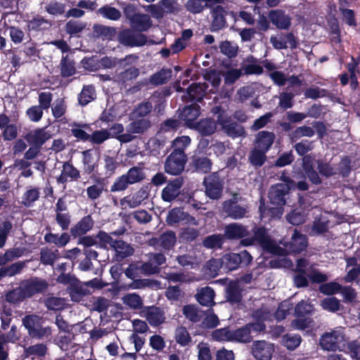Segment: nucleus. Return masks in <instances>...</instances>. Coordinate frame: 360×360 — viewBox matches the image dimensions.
Masks as SVG:
<instances>
[{"mask_svg":"<svg viewBox=\"0 0 360 360\" xmlns=\"http://www.w3.org/2000/svg\"><path fill=\"white\" fill-rule=\"evenodd\" d=\"M183 314L189 321L193 323L200 321L202 316V312L198 310V307L191 304L184 307Z\"/></svg>","mask_w":360,"mask_h":360,"instance_id":"4c0bfd02","label":"nucleus"},{"mask_svg":"<svg viewBox=\"0 0 360 360\" xmlns=\"http://www.w3.org/2000/svg\"><path fill=\"white\" fill-rule=\"evenodd\" d=\"M181 221H185V223L192 225L198 224L195 218L191 217L180 208H174L169 212L167 217V222L169 224L173 225Z\"/></svg>","mask_w":360,"mask_h":360,"instance_id":"f3484780","label":"nucleus"},{"mask_svg":"<svg viewBox=\"0 0 360 360\" xmlns=\"http://www.w3.org/2000/svg\"><path fill=\"white\" fill-rule=\"evenodd\" d=\"M274 139L275 135L273 132L259 131L256 136L255 147L267 152L272 146Z\"/></svg>","mask_w":360,"mask_h":360,"instance_id":"4be33fe9","label":"nucleus"},{"mask_svg":"<svg viewBox=\"0 0 360 360\" xmlns=\"http://www.w3.org/2000/svg\"><path fill=\"white\" fill-rule=\"evenodd\" d=\"M217 122L223 130L231 137L242 136L245 134V131L240 125L233 122L229 117L226 116L224 113L218 116Z\"/></svg>","mask_w":360,"mask_h":360,"instance_id":"ddd939ff","label":"nucleus"},{"mask_svg":"<svg viewBox=\"0 0 360 360\" xmlns=\"http://www.w3.org/2000/svg\"><path fill=\"white\" fill-rule=\"evenodd\" d=\"M253 236L249 237L248 228L238 223H231L224 228V236L228 239H241L240 245L250 246L257 243L261 248L269 253H282L283 250L276 246V243L271 239L264 227H255Z\"/></svg>","mask_w":360,"mask_h":360,"instance_id":"f257e3e1","label":"nucleus"},{"mask_svg":"<svg viewBox=\"0 0 360 360\" xmlns=\"http://www.w3.org/2000/svg\"><path fill=\"white\" fill-rule=\"evenodd\" d=\"M253 316L257 321V323H250L245 327L236 330H231V341L240 342H250L252 339L250 335L251 330H263L265 328V325L263 322L270 320L272 317V314L264 309L257 310Z\"/></svg>","mask_w":360,"mask_h":360,"instance_id":"f03ea898","label":"nucleus"},{"mask_svg":"<svg viewBox=\"0 0 360 360\" xmlns=\"http://www.w3.org/2000/svg\"><path fill=\"white\" fill-rule=\"evenodd\" d=\"M342 290V285L336 282H329L322 284L319 287L321 292L325 295H334L340 292Z\"/></svg>","mask_w":360,"mask_h":360,"instance_id":"13d9d810","label":"nucleus"},{"mask_svg":"<svg viewBox=\"0 0 360 360\" xmlns=\"http://www.w3.org/2000/svg\"><path fill=\"white\" fill-rule=\"evenodd\" d=\"M9 37L15 44H20L25 38V32L18 27L11 26L8 28Z\"/></svg>","mask_w":360,"mask_h":360,"instance_id":"e2e57ef3","label":"nucleus"},{"mask_svg":"<svg viewBox=\"0 0 360 360\" xmlns=\"http://www.w3.org/2000/svg\"><path fill=\"white\" fill-rule=\"evenodd\" d=\"M200 115V107L197 105L186 106L180 112L179 117L189 128H194L198 122L195 120Z\"/></svg>","mask_w":360,"mask_h":360,"instance_id":"aec40b11","label":"nucleus"},{"mask_svg":"<svg viewBox=\"0 0 360 360\" xmlns=\"http://www.w3.org/2000/svg\"><path fill=\"white\" fill-rule=\"evenodd\" d=\"M172 77L170 70H162L153 75L150 78V82L155 85H161L166 83Z\"/></svg>","mask_w":360,"mask_h":360,"instance_id":"de8ad7c7","label":"nucleus"},{"mask_svg":"<svg viewBox=\"0 0 360 360\" xmlns=\"http://www.w3.org/2000/svg\"><path fill=\"white\" fill-rule=\"evenodd\" d=\"M51 135L45 129H37L30 131L25 139L30 144L40 147L46 141L51 138Z\"/></svg>","mask_w":360,"mask_h":360,"instance_id":"6ab92c4d","label":"nucleus"},{"mask_svg":"<svg viewBox=\"0 0 360 360\" xmlns=\"http://www.w3.org/2000/svg\"><path fill=\"white\" fill-rule=\"evenodd\" d=\"M347 338L344 329L341 327L335 328L324 333L320 338V346L326 351H342L345 348Z\"/></svg>","mask_w":360,"mask_h":360,"instance_id":"7ed1b4c3","label":"nucleus"},{"mask_svg":"<svg viewBox=\"0 0 360 360\" xmlns=\"http://www.w3.org/2000/svg\"><path fill=\"white\" fill-rule=\"evenodd\" d=\"M314 310L313 306L307 302L301 301L295 307V314L297 317H304L310 314Z\"/></svg>","mask_w":360,"mask_h":360,"instance_id":"774afa93","label":"nucleus"},{"mask_svg":"<svg viewBox=\"0 0 360 360\" xmlns=\"http://www.w3.org/2000/svg\"><path fill=\"white\" fill-rule=\"evenodd\" d=\"M193 129H197L202 135H210L217 129V125L211 119L202 120L198 122Z\"/></svg>","mask_w":360,"mask_h":360,"instance_id":"2f4dec72","label":"nucleus"},{"mask_svg":"<svg viewBox=\"0 0 360 360\" xmlns=\"http://www.w3.org/2000/svg\"><path fill=\"white\" fill-rule=\"evenodd\" d=\"M223 8L220 6H216L212 11L214 17L212 27L214 30L221 29L224 25V18L222 15Z\"/></svg>","mask_w":360,"mask_h":360,"instance_id":"bf43d9fd","label":"nucleus"},{"mask_svg":"<svg viewBox=\"0 0 360 360\" xmlns=\"http://www.w3.org/2000/svg\"><path fill=\"white\" fill-rule=\"evenodd\" d=\"M226 297L228 300L233 304L238 303L240 301L242 296L237 285L232 284L227 288Z\"/></svg>","mask_w":360,"mask_h":360,"instance_id":"052dcab7","label":"nucleus"},{"mask_svg":"<svg viewBox=\"0 0 360 360\" xmlns=\"http://www.w3.org/2000/svg\"><path fill=\"white\" fill-rule=\"evenodd\" d=\"M116 252V257L117 260H122L125 257L133 255L134 248L128 243L121 240H116L112 247Z\"/></svg>","mask_w":360,"mask_h":360,"instance_id":"a878e982","label":"nucleus"},{"mask_svg":"<svg viewBox=\"0 0 360 360\" xmlns=\"http://www.w3.org/2000/svg\"><path fill=\"white\" fill-rule=\"evenodd\" d=\"M98 13L104 18L112 20H117L121 17V12L118 9L109 6L100 8Z\"/></svg>","mask_w":360,"mask_h":360,"instance_id":"49530a36","label":"nucleus"},{"mask_svg":"<svg viewBox=\"0 0 360 360\" xmlns=\"http://www.w3.org/2000/svg\"><path fill=\"white\" fill-rule=\"evenodd\" d=\"M122 302L131 309H139L143 307V300L136 293H128L122 297Z\"/></svg>","mask_w":360,"mask_h":360,"instance_id":"473e14b6","label":"nucleus"},{"mask_svg":"<svg viewBox=\"0 0 360 360\" xmlns=\"http://www.w3.org/2000/svg\"><path fill=\"white\" fill-rule=\"evenodd\" d=\"M221 264L229 271L236 269L240 264V257L237 253L226 254L221 258Z\"/></svg>","mask_w":360,"mask_h":360,"instance_id":"72a5a7b5","label":"nucleus"},{"mask_svg":"<svg viewBox=\"0 0 360 360\" xmlns=\"http://www.w3.org/2000/svg\"><path fill=\"white\" fill-rule=\"evenodd\" d=\"M321 305L324 309L335 312L340 309V304L337 298L331 297L323 299Z\"/></svg>","mask_w":360,"mask_h":360,"instance_id":"0e129e2a","label":"nucleus"},{"mask_svg":"<svg viewBox=\"0 0 360 360\" xmlns=\"http://www.w3.org/2000/svg\"><path fill=\"white\" fill-rule=\"evenodd\" d=\"M137 59V57L129 55L127 56L124 60H117L115 58L105 57L101 60V65L106 68H110L115 66L117 63L124 61H130L131 63L134 62Z\"/></svg>","mask_w":360,"mask_h":360,"instance_id":"09e8293b","label":"nucleus"},{"mask_svg":"<svg viewBox=\"0 0 360 360\" xmlns=\"http://www.w3.org/2000/svg\"><path fill=\"white\" fill-rule=\"evenodd\" d=\"M39 195L38 188L29 186L22 196L21 203L25 207H31L39 199Z\"/></svg>","mask_w":360,"mask_h":360,"instance_id":"cd10ccee","label":"nucleus"},{"mask_svg":"<svg viewBox=\"0 0 360 360\" xmlns=\"http://www.w3.org/2000/svg\"><path fill=\"white\" fill-rule=\"evenodd\" d=\"M282 342L288 349L293 350L300 345L301 338L299 335H286L283 337Z\"/></svg>","mask_w":360,"mask_h":360,"instance_id":"4d7b16f0","label":"nucleus"},{"mask_svg":"<svg viewBox=\"0 0 360 360\" xmlns=\"http://www.w3.org/2000/svg\"><path fill=\"white\" fill-rule=\"evenodd\" d=\"M141 315L146 318L152 326H158L165 320V312L159 307H146L141 311Z\"/></svg>","mask_w":360,"mask_h":360,"instance_id":"2eb2a0df","label":"nucleus"},{"mask_svg":"<svg viewBox=\"0 0 360 360\" xmlns=\"http://www.w3.org/2000/svg\"><path fill=\"white\" fill-rule=\"evenodd\" d=\"M214 292L210 287L201 288L196 295L198 302L204 306L212 305L214 302Z\"/></svg>","mask_w":360,"mask_h":360,"instance_id":"bb28decb","label":"nucleus"},{"mask_svg":"<svg viewBox=\"0 0 360 360\" xmlns=\"http://www.w3.org/2000/svg\"><path fill=\"white\" fill-rule=\"evenodd\" d=\"M86 27V23L78 20H70L65 25V31L70 35L81 32Z\"/></svg>","mask_w":360,"mask_h":360,"instance_id":"603ef678","label":"nucleus"},{"mask_svg":"<svg viewBox=\"0 0 360 360\" xmlns=\"http://www.w3.org/2000/svg\"><path fill=\"white\" fill-rule=\"evenodd\" d=\"M83 155V172L89 174L95 171L98 167V156L91 150H85Z\"/></svg>","mask_w":360,"mask_h":360,"instance_id":"393cba45","label":"nucleus"},{"mask_svg":"<svg viewBox=\"0 0 360 360\" xmlns=\"http://www.w3.org/2000/svg\"><path fill=\"white\" fill-rule=\"evenodd\" d=\"M149 191L147 187H143L131 196H127L121 200V205H127L131 208L138 207L141 202L148 198Z\"/></svg>","mask_w":360,"mask_h":360,"instance_id":"412c9836","label":"nucleus"},{"mask_svg":"<svg viewBox=\"0 0 360 360\" xmlns=\"http://www.w3.org/2000/svg\"><path fill=\"white\" fill-rule=\"evenodd\" d=\"M328 220L325 216H321L319 218L315 219L309 233L311 235L323 233L328 230Z\"/></svg>","mask_w":360,"mask_h":360,"instance_id":"c9c22d12","label":"nucleus"},{"mask_svg":"<svg viewBox=\"0 0 360 360\" xmlns=\"http://www.w3.org/2000/svg\"><path fill=\"white\" fill-rule=\"evenodd\" d=\"M191 143V139L188 136L178 137L173 141L174 153H184V150Z\"/></svg>","mask_w":360,"mask_h":360,"instance_id":"6e6d98bb","label":"nucleus"},{"mask_svg":"<svg viewBox=\"0 0 360 360\" xmlns=\"http://www.w3.org/2000/svg\"><path fill=\"white\" fill-rule=\"evenodd\" d=\"M274 352V345L264 340L255 341L252 345V354L257 360H271Z\"/></svg>","mask_w":360,"mask_h":360,"instance_id":"9b49d317","label":"nucleus"},{"mask_svg":"<svg viewBox=\"0 0 360 360\" xmlns=\"http://www.w3.org/2000/svg\"><path fill=\"white\" fill-rule=\"evenodd\" d=\"M94 31L97 37H102L103 39L105 40L112 39L116 34L115 28L101 25H95Z\"/></svg>","mask_w":360,"mask_h":360,"instance_id":"58836bf2","label":"nucleus"},{"mask_svg":"<svg viewBox=\"0 0 360 360\" xmlns=\"http://www.w3.org/2000/svg\"><path fill=\"white\" fill-rule=\"evenodd\" d=\"M266 151L254 147L249 155L250 162L255 167L262 166L266 160Z\"/></svg>","mask_w":360,"mask_h":360,"instance_id":"f704fd0d","label":"nucleus"},{"mask_svg":"<svg viewBox=\"0 0 360 360\" xmlns=\"http://www.w3.org/2000/svg\"><path fill=\"white\" fill-rule=\"evenodd\" d=\"M26 297L22 285L6 295V300L10 303H18L23 301Z\"/></svg>","mask_w":360,"mask_h":360,"instance_id":"c03bdc74","label":"nucleus"},{"mask_svg":"<svg viewBox=\"0 0 360 360\" xmlns=\"http://www.w3.org/2000/svg\"><path fill=\"white\" fill-rule=\"evenodd\" d=\"M21 285L26 297L29 298L44 292L47 288L48 283L45 280L34 277L23 281Z\"/></svg>","mask_w":360,"mask_h":360,"instance_id":"f8f14e48","label":"nucleus"},{"mask_svg":"<svg viewBox=\"0 0 360 360\" xmlns=\"http://www.w3.org/2000/svg\"><path fill=\"white\" fill-rule=\"evenodd\" d=\"M240 198L235 195L231 200H226L223 203V210L229 217L233 219H240L247 217L249 212V207L247 205H239L238 202Z\"/></svg>","mask_w":360,"mask_h":360,"instance_id":"423d86ee","label":"nucleus"},{"mask_svg":"<svg viewBox=\"0 0 360 360\" xmlns=\"http://www.w3.org/2000/svg\"><path fill=\"white\" fill-rule=\"evenodd\" d=\"M307 245V237L304 235L300 234L297 231L295 232L293 236H292V240L290 243V246L288 249L283 248L276 245V246L281 248L283 252L282 253H273L274 255H278L281 256H283L287 254L288 252H300L304 250Z\"/></svg>","mask_w":360,"mask_h":360,"instance_id":"dca6fc26","label":"nucleus"},{"mask_svg":"<svg viewBox=\"0 0 360 360\" xmlns=\"http://www.w3.org/2000/svg\"><path fill=\"white\" fill-rule=\"evenodd\" d=\"M150 126V123L146 120H140L136 122H131L127 127V131L133 134H141L147 129Z\"/></svg>","mask_w":360,"mask_h":360,"instance_id":"864d4df0","label":"nucleus"},{"mask_svg":"<svg viewBox=\"0 0 360 360\" xmlns=\"http://www.w3.org/2000/svg\"><path fill=\"white\" fill-rule=\"evenodd\" d=\"M22 323L27 330L29 335H30V332H32L37 327L40 326V324L42 323V319L37 315H28L23 318Z\"/></svg>","mask_w":360,"mask_h":360,"instance_id":"a19ab883","label":"nucleus"},{"mask_svg":"<svg viewBox=\"0 0 360 360\" xmlns=\"http://www.w3.org/2000/svg\"><path fill=\"white\" fill-rule=\"evenodd\" d=\"M185 163V153L172 152L165 162V172L172 175L179 174L184 170Z\"/></svg>","mask_w":360,"mask_h":360,"instance_id":"6e6552de","label":"nucleus"},{"mask_svg":"<svg viewBox=\"0 0 360 360\" xmlns=\"http://www.w3.org/2000/svg\"><path fill=\"white\" fill-rule=\"evenodd\" d=\"M160 245L164 248L169 250L172 248L176 243V236L173 232H167L160 238Z\"/></svg>","mask_w":360,"mask_h":360,"instance_id":"338daca9","label":"nucleus"},{"mask_svg":"<svg viewBox=\"0 0 360 360\" xmlns=\"http://www.w3.org/2000/svg\"><path fill=\"white\" fill-rule=\"evenodd\" d=\"M93 224V220L91 217H85L72 229L71 233L74 236L83 235L91 229Z\"/></svg>","mask_w":360,"mask_h":360,"instance_id":"c85d7f7f","label":"nucleus"},{"mask_svg":"<svg viewBox=\"0 0 360 360\" xmlns=\"http://www.w3.org/2000/svg\"><path fill=\"white\" fill-rule=\"evenodd\" d=\"M44 239L47 243H53L58 247H63L69 242L70 236L66 233L60 236L49 233L45 236Z\"/></svg>","mask_w":360,"mask_h":360,"instance_id":"ea45409f","label":"nucleus"},{"mask_svg":"<svg viewBox=\"0 0 360 360\" xmlns=\"http://www.w3.org/2000/svg\"><path fill=\"white\" fill-rule=\"evenodd\" d=\"M224 236L214 234L209 236L203 240V245L207 248H219L224 243Z\"/></svg>","mask_w":360,"mask_h":360,"instance_id":"a18cd8bd","label":"nucleus"},{"mask_svg":"<svg viewBox=\"0 0 360 360\" xmlns=\"http://www.w3.org/2000/svg\"><path fill=\"white\" fill-rule=\"evenodd\" d=\"M68 178L71 180H77L80 178L79 171L70 162H65L63 165L61 174L57 178L59 184H65L68 181Z\"/></svg>","mask_w":360,"mask_h":360,"instance_id":"5701e85b","label":"nucleus"},{"mask_svg":"<svg viewBox=\"0 0 360 360\" xmlns=\"http://www.w3.org/2000/svg\"><path fill=\"white\" fill-rule=\"evenodd\" d=\"M144 179V174L142 169L137 167L130 168L128 172L117 178L110 187L111 192H119L124 191L129 185L134 184L142 181Z\"/></svg>","mask_w":360,"mask_h":360,"instance_id":"20e7f679","label":"nucleus"},{"mask_svg":"<svg viewBox=\"0 0 360 360\" xmlns=\"http://www.w3.org/2000/svg\"><path fill=\"white\" fill-rule=\"evenodd\" d=\"M182 184L183 181L180 178L169 182L162 191V200L166 202H171L174 200L180 193Z\"/></svg>","mask_w":360,"mask_h":360,"instance_id":"a211bd4d","label":"nucleus"},{"mask_svg":"<svg viewBox=\"0 0 360 360\" xmlns=\"http://www.w3.org/2000/svg\"><path fill=\"white\" fill-rule=\"evenodd\" d=\"M269 18L271 23L279 30H288L291 26V17L284 11L272 10L269 13Z\"/></svg>","mask_w":360,"mask_h":360,"instance_id":"4468645a","label":"nucleus"},{"mask_svg":"<svg viewBox=\"0 0 360 360\" xmlns=\"http://www.w3.org/2000/svg\"><path fill=\"white\" fill-rule=\"evenodd\" d=\"M293 182L288 181L286 184H278L271 187L269 198L270 203L276 206H283L285 203V195L292 187Z\"/></svg>","mask_w":360,"mask_h":360,"instance_id":"0eeeda50","label":"nucleus"},{"mask_svg":"<svg viewBox=\"0 0 360 360\" xmlns=\"http://www.w3.org/2000/svg\"><path fill=\"white\" fill-rule=\"evenodd\" d=\"M45 305L50 310H60L64 308L65 302L62 298L50 297L45 300Z\"/></svg>","mask_w":360,"mask_h":360,"instance_id":"69168bd1","label":"nucleus"},{"mask_svg":"<svg viewBox=\"0 0 360 360\" xmlns=\"http://www.w3.org/2000/svg\"><path fill=\"white\" fill-rule=\"evenodd\" d=\"M220 50L229 58H233L237 55L238 46L236 43L225 41L220 44Z\"/></svg>","mask_w":360,"mask_h":360,"instance_id":"3c124183","label":"nucleus"},{"mask_svg":"<svg viewBox=\"0 0 360 360\" xmlns=\"http://www.w3.org/2000/svg\"><path fill=\"white\" fill-rule=\"evenodd\" d=\"M110 138V132L108 130H97L90 135L89 141L94 144H101Z\"/></svg>","mask_w":360,"mask_h":360,"instance_id":"5fc2aeb1","label":"nucleus"},{"mask_svg":"<svg viewBox=\"0 0 360 360\" xmlns=\"http://www.w3.org/2000/svg\"><path fill=\"white\" fill-rule=\"evenodd\" d=\"M206 195L211 199H219L222 193L223 184L219 176L214 173L205 178Z\"/></svg>","mask_w":360,"mask_h":360,"instance_id":"9d476101","label":"nucleus"},{"mask_svg":"<svg viewBox=\"0 0 360 360\" xmlns=\"http://www.w3.org/2000/svg\"><path fill=\"white\" fill-rule=\"evenodd\" d=\"M314 159L311 156H304L302 159L303 169L311 183L319 184L321 183V179L318 173L314 169Z\"/></svg>","mask_w":360,"mask_h":360,"instance_id":"b1692460","label":"nucleus"},{"mask_svg":"<svg viewBox=\"0 0 360 360\" xmlns=\"http://www.w3.org/2000/svg\"><path fill=\"white\" fill-rule=\"evenodd\" d=\"M208 88L207 83L192 84L188 89V94L192 101H200Z\"/></svg>","mask_w":360,"mask_h":360,"instance_id":"c756f323","label":"nucleus"},{"mask_svg":"<svg viewBox=\"0 0 360 360\" xmlns=\"http://www.w3.org/2000/svg\"><path fill=\"white\" fill-rule=\"evenodd\" d=\"M259 212L261 217H264L266 215H269L271 218H280L283 213V210L282 206L271 207L267 210L264 209L263 202H261L259 206Z\"/></svg>","mask_w":360,"mask_h":360,"instance_id":"8fccbe9b","label":"nucleus"},{"mask_svg":"<svg viewBox=\"0 0 360 360\" xmlns=\"http://www.w3.org/2000/svg\"><path fill=\"white\" fill-rule=\"evenodd\" d=\"M205 79L207 80L206 83L207 85L209 86V84H210L212 86L209 91L211 93H215L221 82L220 73L216 70H211L205 75Z\"/></svg>","mask_w":360,"mask_h":360,"instance_id":"37998d69","label":"nucleus"},{"mask_svg":"<svg viewBox=\"0 0 360 360\" xmlns=\"http://www.w3.org/2000/svg\"><path fill=\"white\" fill-rule=\"evenodd\" d=\"M119 41L127 46H141L146 44L147 39L144 34L135 33L130 30L121 31L118 35Z\"/></svg>","mask_w":360,"mask_h":360,"instance_id":"1a4fd4ad","label":"nucleus"},{"mask_svg":"<svg viewBox=\"0 0 360 360\" xmlns=\"http://www.w3.org/2000/svg\"><path fill=\"white\" fill-rule=\"evenodd\" d=\"M174 338L176 342L182 347H186L190 345L192 338L184 327H179L175 330Z\"/></svg>","mask_w":360,"mask_h":360,"instance_id":"e433bc0d","label":"nucleus"},{"mask_svg":"<svg viewBox=\"0 0 360 360\" xmlns=\"http://www.w3.org/2000/svg\"><path fill=\"white\" fill-rule=\"evenodd\" d=\"M133 27L139 31H146L151 26V21L148 15L145 14L135 15L131 19Z\"/></svg>","mask_w":360,"mask_h":360,"instance_id":"7c9ffc66","label":"nucleus"},{"mask_svg":"<svg viewBox=\"0 0 360 360\" xmlns=\"http://www.w3.org/2000/svg\"><path fill=\"white\" fill-rule=\"evenodd\" d=\"M212 338L217 341H231V330L227 328L217 329L212 333Z\"/></svg>","mask_w":360,"mask_h":360,"instance_id":"680f3d73","label":"nucleus"},{"mask_svg":"<svg viewBox=\"0 0 360 360\" xmlns=\"http://www.w3.org/2000/svg\"><path fill=\"white\" fill-rule=\"evenodd\" d=\"M314 266L315 264H310L305 259H300L297 261L295 271L306 274L313 283L326 281L328 279V276L316 269Z\"/></svg>","mask_w":360,"mask_h":360,"instance_id":"39448f33","label":"nucleus"},{"mask_svg":"<svg viewBox=\"0 0 360 360\" xmlns=\"http://www.w3.org/2000/svg\"><path fill=\"white\" fill-rule=\"evenodd\" d=\"M96 97L95 90L92 86H84L79 96V103L85 105L93 101Z\"/></svg>","mask_w":360,"mask_h":360,"instance_id":"79ce46f5","label":"nucleus"}]
</instances>
